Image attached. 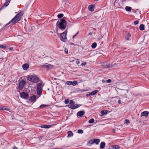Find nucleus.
<instances>
[{
  "mask_svg": "<svg viewBox=\"0 0 149 149\" xmlns=\"http://www.w3.org/2000/svg\"><path fill=\"white\" fill-rule=\"evenodd\" d=\"M57 16L58 18H60L63 16V14H58Z\"/></svg>",
  "mask_w": 149,
  "mask_h": 149,
  "instance_id": "obj_31",
  "label": "nucleus"
},
{
  "mask_svg": "<svg viewBox=\"0 0 149 149\" xmlns=\"http://www.w3.org/2000/svg\"><path fill=\"white\" fill-rule=\"evenodd\" d=\"M94 120L93 118H92L89 120L88 123H93L94 122Z\"/></svg>",
  "mask_w": 149,
  "mask_h": 149,
  "instance_id": "obj_30",
  "label": "nucleus"
},
{
  "mask_svg": "<svg viewBox=\"0 0 149 149\" xmlns=\"http://www.w3.org/2000/svg\"><path fill=\"white\" fill-rule=\"evenodd\" d=\"M97 45V43L96 42H94L91 45V47L93 49H95Z\"/></svg>",
  "mask_w": 149,
  "mask_h": 149,
  "instance_id": "obj_25",
  "label": "nucleus"
},
{
  "mask_svg": "<svg viewBox=\"0 0 149 149\" xmlns=\"http://www.w3.org/2000/svg\"><path fill=\"white\" fill-rule=\"evenodd\" d=\"M149 114V112L147 111H144L142 112L141 113V117L145 116L146 117H148Z\"/></svg>",
  "mask_w": 149,
  "mask_h": 149,
  "instance_id": "obj_11",
  "label": "nucleus"
},
{
  "mask_svg": "<svg viewBox=\"0 0 149 149\" xmlns=\"http://www.w3.org/2000/svg\"><path fill=\"white\" fill-rule=\"evenodd\" d=\"M101 113L102 115H105L107 113V110L102 111H101Z\"/></svg>",
  "mask_w": 149,
  "mask_h": 149,
  "instance_id": "obj_23",
  "label": "nucleus"
},
{
  "mask_svg": "<svg viewBox=\"0 0 149 149\" xmlns=\"http://www.w3.org/2000/svg\"><path fill=\"white\" fill-rule=\"evenodd\" d=\"M57 149V148H55V149Z\"/></svg>",
  "mask_w": 149,
  "mask_h": 149,
  "instance_id": "obj_51",
  "label": "nucleus"
},
{
  "mask_svg": "<svg viewBox=\"0 0 149 149\" xmlns=\"http://www.w3.org/2000/svg\"><path fill=\"white\" fill-rule=\"evenodd\" d=\"M3 110H7L8 111L9 110L8 108L7 107H2Z\"/></svg>",
  "mask_w": 149,
  "mask_h": 149,
  "instance_id": "obj_29",
  "label": "nucleus"
},
{
  "mask_svg": "<svg viewBox=\"0 0 149 149\" xmlns=\"http://www.w3.org/2000/svg\"><path fill=\"white\" fill-rule=\"evenodd\" d=\"M90 94H91V93H89V94H87L86 95V96H90V95H90Z\"/></svg>",
  "mask_w": 149,
  "mask_h": 149,
  "instance_id": "obj_45",
  "label": "nucleus"
},
{
  "mask_svg": "<svg viewBox=\"0 0 149 149\" xmlns=\"http://www.w3.org/2000/svg\"><path fill=\"white\" fill-rule=\"evenodd\" d=\"M125 123L126 124H129L130 123V121L127 119H126L125 120Z\"/></svg>",
  "mask_w": 149,
  "mask_h": 149,
  "instance_id": "obj_36",
  "label": "nucleus"
},
{
  "mask_svg": "<svg viewBox=\"0 0 149 149\" xmlns=\"http://www.w3.org/2000/svg\"><path fill=\"white\" fill-rule=\"evenodd\" d=\"M112 149H119L120 147L118 145H115L112 146Z\"/></svg>",
  "mask_w": 149,
  "mask_h": 149,
  "instance_id": "obj_26",
  "label": "nucleus"
},
{
  "mask_svg": "<svg viewBox=\"0 0 149 149\" xmlns=\"http://www.w3.org/2000/svg\"><path fill=\"white\" fill-rule=\"evenodd\" d=\"M81 106V105L78 104H74V102L72 100L70 101L69 104L67 106L69 108L72 109H75L78 108Z\"/></svg>",
  "mask_w": 149,
  "mask_h": 149,
  "instance_id": "obj_4",
  "label": "nucleus"
},
{
  "mask_svg": "<svg viewBox=\"0 0 149 149\" xmlns=\"http://www.w3.org/2000/svg\"><path fill=\"white\" fill-rule=\"evenodd\" d=\"M67 31H65L63 33L61 34V38H60L61 40L64 42L66 41L67 38L66 36L67 34Z\"/></svg>",
  "mask_w": 149,
  "mask_h": 149,
  "instance_id": "obj_6",
  "label": "nucleus"
},
{
  "mask_svg": "<svg viewBox=\"0 0 149 149\" xmlns=\"http://www.w3.org/2000/svg\"><path fill=\"white\" fill-rule=\"evenodd\" d=\"M85 113L84 111H79L77 112V115L78 116L82 117L84 114Z\"/></svg>",
  "mask_w": 149,
  "mask_h": 149,
  "instance_id": "obj_12",
  "label": "nucleus"
},
{
  "mask_svg": "<svg viewBox=\"0 0 149 149\" xmlns=\"http://www.w3.org/2000/svg\"><path fill=\"white\" fill-rule=\"evenodd\" d=\"M65 52L67 54L68 53V49H65Z\"/></svg>",
  "mask_w": 149,
  "mask_h": 149,
  "instance_id": "obj_42",
  "label": "nucleus"
},
{
  "mask_svg": "<svg viewBox=\"0 0 149 149\" xmlns=\"http://www.w3.org/2000/svg\"><path fill=\"white\" fill-rule=\"evenodd\" d=\"M77 83V81H73V84H72L73 86H74L76 85Z\"/></svg>",
  "mask_w": 149,
  "mask_h": 149,
  "instance_id": "obj_34",
  "label": "nucleus"
},
{
  "mask_svg": "<svg viewBox=\"0 0 149 149\" xmlns=\"http://www.w3.org/2000/svg\"><path fill=\"white\" fill-rule=\"evenodd\" d=\"M58 27L61 29H65L66 25V22L64 19H61L59 22H57Z\"/></svg>",
  "mask_w": 149,
  "mask_h": 149,
  "instance_id": "obj_2",
  "label": "nucleus"
},
{
  "mask_svg": "<svg viewBox=\"0 0 149 149\" xmlns=\"http://www.w3.org/2000/svg\"><path fill=\"white\" fill-rule=\"evenodd\" d=\"M68 135L67 137H72L73 135V134L71 131H69L68 132Z\"/></svg>",
  "mask_w": 149,
  "mask_h": 149,
  "instance_id": "obj_17",
  "label": "nucleus"
},
{
  "mask_svg": "<svg viewBox=\"0 0 149 149\" xmlns=\"http://www.w3.org/2000/svg\"><path fill=\"white\" fill-rule=\"evenodd\" d=\"M23 15V13L22 12H20L17 14L8 24L12 22V24H13L16 23L20 20Z\"/></svg>",
  "mask_w": 149,
  "mask_h": 149,
  "instance_id": "obj_1",
  "label": "nucleus"
},
{
  "mask_svg": "<svg viewBox=\"0 0 149 149\" xmlns=\"http://www.w3.org/2000/svg\"><path fill=\"white\" fill-rule=\"evenodd\" d=\"M42 83L40 82L37 84V93L38 95H40L42 93Z\"/></svg>",
  "mask_w": 149,
  "mask_h": 149,
  "instance_id": "obj_5",
  "label": "nucleus"
},
{
  "mask_svg": "<svg viewBox=\"0 0 149 149\" xmlns=\"http://www.w3.org/2000/svg\"><path fill=\"white\" fill-rule=\"evenodd\" d=\"M139 21L138 20H136L134 22V24L135 25H136L137 24H138L139 23Z\"/></svg>",
  "mask_w": 149,
  "mask_h": 149,
  "instance_id": "obj_35",
  "label": "nucleus"
},
{
  "mask_svg": "<svg viewBox=\"0 0 149 149\" xmlns=\"http://www.w3.org/2000/svg\"><path fill=\"white\" fill-rule=\"evenodd\" d=\"M10 3V1H6L4 3L3 5L1 8L0 10L7 6Z\"/></svg>",
  "mask_w": 149,
  "mask_h": 149,
  "instance_id": "obj_13",
  "label": "nucleus"
},
{
  "mask_svg": "<svg viewBox=\"0 0 149 149\" xmlns=\"http://www.w3.org/2000/svg\"><path fill=\"white\" fill-rule=\"evenodd\" d=\"M102 82L103 83H104L106 82V81H105V80H102Z\"/></svg>",
  "mask_w": 149,
  "mask_h": 149,
  "instance_id": "obj_44",
  "label": "nucleus"
},
{
  "mask_svg": "<svg viewBox=\"0 0 149 149\" xmlns=\"http://www.w3.org/2000/svg\"><path fill=\"white\" fill-rule=\"evenodd\" d=\"M9 50L11 51H13L14 50L13 47H11L9 48Z\"/></svg>",
  "mask_w": 149,
  "mask_h": 149,
  "instance_id": "obj_41",
  "label": "nucleus"
},
{
  "mask_svg": "<svg viewBox=\"0 0 149 149\" xmlns=\"http://www.w3.org/2000/svg\"><path fill=\"white\" fill-rule=\"evenodd\" d=\"M78 33H79V32H78L75 35H74L73 36V38H74L77 36V35Z\"/></svg>",
  "mask_w": 149,
  "mask_h": 149,
  "instance_id": "obj_43",
  "label": "nucleus"
},
{
  "mask_svg": "<svg viewBox=\"0 0 149 149\" xmlns=\"http://www.w3.org/2000/svg\"><path fill=\"white\" fill-rule=\"evenodd\" d=\"M69 102V100H65V104H67Z\"/></svg>",
  "mask_w": 149,
  "mask_h": 149,
  "instance_id": "obj_38",
  "label": "nucleus"
},
{
  "mask_svg": "<svg viewBox=\"0 0 149 149\" xmlns=\"http://www.w3.org/2000/svg\"><path fill=\"white\" fill-rule=\"evenodd\" d=\"M111 80L110 79H109L108 80L106 81V82L108 83H110L111 82Z\"/></svg>",
  "mask_w": 149,
  "mask_h": 149,
  "instance_id": "obj_39",
  "label": "nucleus"
},
{
  "mask_svg": "<svg viewBox=\"0 0 149 149\" xmlns=\"http://www.w3.org/2000/svg\"><path fill=\"white\" fill-rule=\"evenodd\" d=\"M41 66L46 70H50L54 67V65L47 63L43 64Z\"/></svg>",
  "mask_w": 149,
  "mask_h": 149,
  "instance_id": "obj_7",
  "label": "nucleus"
},
{
  "mask_svg": "<svg viewBox=\"0 0 149 149\" xmlns=\"http://www.w3.org/2000/svg\"><path fill=\"white\" fill-rule=\"evenodd\" d=\"M80 63L79 61V59H77L76 61V63L77 64H79Z\"/></svg>",
  "mask_w": 149,
  "mask_h": 149,
  "instance_id": "obj_37",
  "label": "nucleus"
},
{
  "mask_svg": "<svg viewBox=\"0 0 149 149\" xmlns=\"http://www.w3.org/2000/svg\"><path fill=\"white\" fill-rule=\"evenodd\" d=\"M98 92V91L97 90H95L93 92H92L91 93L90 95H94L95 94L97 93Z\"/></svg>",
  "mask_w": 149,
  "mask_h": 149,
  "instance_id": "obj_24",
  "label": "nucleus"
},
{
  "mask_svg": "<svg viewBox=\"0 0 149 149\" xmlns=\"http://www.w3.org/2000/svg\"><path fill=\"white\" fill-rule=\"evenodd\" d=\"M100 142V140L98 139H94L93 141L91 143H95L96 144H98Z\"/></svg>",
  "mask_w": 149,
  "mask_h": 149,
  "instance_id": "obj_16",
  "label": "nucleus"
},
{
  "mask_svg": "<svg viewBox=\"0 0 149 149\" xmlns=\"http://www.w3.org/2000/svg\"><path fill=\"white\" fill-rule=\"evenodd\" d=\"M94 5H90L88 7V9L89 10L93 12L94 10Z\"/></svg>",
  "mask_w": 149,
  "mask_h": 149,
  "instance_id": "obj_15",
  "label": "nucleus"
},
{
  "mask_svg": "<svg viewBox=\"0 0 149 149\" xmlns=\"http://www.w3.org/2000/svg\"><path fill=\"white\" fill-rule=\"evenodd\" d=\"M13 149H18L16 147H15Z\"/></svg>",
  "mask_w": 149,
  "mask_h": 149,
  "instance_id": "obj_49",
  "label": "nucleus"
},
{
  "mask_svg": "<svg viewBox=\"0 0 149 149\" xmlns=\"http://www.w3.org/2000/svg\"><path fill=\"white\" fill-rule=\"evenodd\" d=\"M132 9V8L130 6H127L125 8V9L126 11L128 12H131Z\"/></svg>",
  "mask_w": 149,
  "mask_h": 149,
  "instance_id": "obj_18",
  "label": "nucleus"
},
{
  "mask_svg": "<svg viewBox=\"0 0 149 149\" xmlns=\"http://www.w3.org/2000/svg\"><path fill=\"white\" fill-rule=\"evenodd\" d=\"M3 110L2 107H0V110Z\"/></svg>",
  "mask_w": 149,
  "mask_h": 149,
  "instance_id": "obj_47",
  "label": "nucleus"
},
{
  "mask_svg": "<svg viewBox=\"0 0 149 149\" xmlns=\"http://www.w3.org/2000/svg\"><path fill=\"white\" fill-rule=\"evenodd\" d=\"M29 100L31 102H34L36 101V96L35 95H33L30 97L29 98Z\"/></svg>",
  "mask_w": 149,
  "mask_h": 149,
  "instance_id": "obj_10",
  "label": "nucleus"
},
{
  "mask_svg": "<svg viewBox=\"0 0 149 149\" xmlns=\"http://www.w3.org/2000/svg\"><path fill=\"white\" fill-rule=\"evenodd\" d=\"M131 37V34L128 33L127 34V36H126L125 37L126 39V40H129L130 39V37Z\"/></svg>",
  "mask_w": 149,
  "mask_h": 149,
  "instance_id": "obj_22",
  "label": "nucleus"
},
{
  "mask_svg": "<svg viewBox=\"0 0 149 149\" xmlns=\"http://www.w3.org/2000/svg\"><path fill=\"white\" fill-rule=\"evenodd\" d=\"M28 80L33 83H37L39 81L38 78L35 75H30L27 78Z\"/></svg>",
  "mask_w": 149,
  "mask_h": 149,
  "instance_id": "obj_3",
  "label": "nucleus"
},
{
  "mask_svg": "<svg viewBox=\"0 0 149 149\" xmlns=\"http://www.w3.org/2000/svg\"><path fill=\"white\" fill-rule=\"evenodd\" d=\"M144 25L143 24H141L140 25L139 29L140 30L143 31L145 29Z\"/></svg>",
  "mask_w": 149,
  "mask_h": 149,
  "instance_id": "obj_21",
  "label": "nucleus"
},
{
  "mask_svg": "<svg viewBox=\"0 0 149 149\" xmlns=\"http://www.w3.org/2000/svg\"><path fill=\"white\" fill-rule=\"evenodd\" d=\"M29 67V65L27 64H25L22 65V68L24 70H27Z\"/></svg>",
  "mask_w": 149,
  "mask_h": 149,
  "instance_id": "obj_14",
  "label": "nucleus"
},
{
  "mask_svg": "<svg viewBox=\"0 0 149 149\" xmlns=\"http://www.w3.org/2000/svg\"><path fill=\"white\" fill-rule=\"evenodd\" d=\"M66 84L68 85H71L73 84V82L71 81H68L66 82Z\"/></svg>",
  "mask_w": 149,
  "mask_h": 149,
  "instance_id": "obj_27",
  "label": "nucleus"
},
{
  "mask_svg": "<svg viewBox=\"0 0 149 149\" xmlns=\"http://www.w3.org/2000/svg\"><path fill=\"white\" fill-rule=\"evenodd\" d=\"M92 35V33H89V35H91H91Z\"/></svg>",
  "mask_w": 149,
  "mask_h": 149,
  "instance_id": "obj_48",
  "label": "nucleus"
},
{
  "mask_svg": "<svg viewBox=\"0 0 149 149\" xmlns=\"http://www.w3.org/2000/svg\"><path fill=\"white\" fill-rule=\"evenodd\" d=\"M19 82L18 91L19 92L20 90H22L23 89L24 86L25 84V82L23 80L19 81Z\"/></svg>",
  "mask_w": 149,
  "mask_h": 149,
  "instance_id": "obj_8",
  "label": "nucleus"
},
{
  "mask_svg": "<svg viewBox=\"0 0 149 149\" xmlns=\"http://www.w3.org/2000/svg\"><path fill=\"white\" fill-rule=\"evenodd\" d=\"M0 47L2 48L3 49H5L7 47L6 45H0Z\"/></svg>",
  "mask_w": 149,
  "mask_h": 149,
  "instance_id": "obj_33",
  "label": "nucleus"
},
{
  "mask_svg": "<svg viewBox=\"0 0 149 149\" xmlns=\"http://www.w3.org/2000/svg\"><path fill=\"white\" fill-rule=\"evenodd\" d=\"M77 132L79 134H82L83 133V131L81 130H79L77 131Z\"/></svg>",
  "mask_w": 149,
  "mask_h": 149,
  "instance_id": "obj_32",
  "label": "nucleus"
},
{
  "mask_svg": "<svg viewBox=\"0 0 149 149\" xmlns=\"http://www.w3.org/2000/svg\"><path fill=\"white\" fill-rule=\"evenodd\" d=\"M105 146V142H101L100 143V148L101 149H103L104 148Z\"/></svg>",
  "mask_w": 149,
  "mask_h": 149,
  "instance_id": "obj_19",
  "label": "nucleus"
},
{
  "mask_svg": "<svg viewBox=\"0 0 149 149\" xmlns=\"http://www.w3.org/2000/svg\"><path fill=\"white\" fill-rule=\"evenodd\" d=\"M20 96L22 98L26 99L29 97L28 94L24 92H22L19 94Z\"/></svg>",
  "mask_w": 149,
  "mask_h": 149,
  "instance_id": "obj_9",
  "label": "nucleus"
},
{
  "mask_svg": "<svg viewBox=\"0 0 149 149\" xmlns=\"http://www.w3.org/2000/svg\"><path fill=\"white\" fill-rule=\"evenodd\" d=\"M48 106V105L46 104H42L40 106V108H43Z\"/></svg>",
  "mask_w": 149,
  "mask_h": 149,
  "instance_id": "obj_28",
  "label": "nucleus"
},
{
  "mask_svg": "<svg viewBox=\"0 0 149 149\" xmlns=\"http://www.w3.org/2000/svg\"><path fill=\"white\" fill-rule=\"evenodd\" d=\"M51 126L49 125H41L40 126L41 128H48L50 127Z\"/></svg>",
  "mask_w": 149,
  "mask_h": 149,
  "instance_id": "obj_20",
  "label": "nucleus"
},
{
  "mask_svg": "<svg viewBox=\"0 0 149 149\" xmlns=\"http://www.w3.org/2000/svg\"><path fill=\"white\" fill-rule=\"evenodd\" d=\"M118 102L119 104H120L121 103V101L120 100H119L118 101Z\"/></svg>",
  "mask_w": 149,
  "mask_h": 149,
  "instance_id": "obj_46",
  "label": "nucleus"
},
{
  "mask_svg": "<svg viewBox=\"0 0 149 149\" xmlns=\"http://www.w3.org/2000/svg\"><path fill=\"white\" fill-rule=\"evenodd\" d=\"M86 62H85L84 63H82L81 64V65L82 66H84V65H86Z\"/></svg>",
  "mask_w": 149,
  "mask_h": 149,
  "instance_id": "obj_40",
  "label": "nucleus"
},
{
  "mask_svg": "<svg viewBox=\"0 0 149 149\" xmlns=\"http://www.w3.org/2000/svg\"><path fill=\"white\" fill-rule=\"evenodd\" d=\"M74 61V60H70V61Z\"/></svg>",
  "mask_w": 149,
  "mask_h": 149,
  "instance_id": "obj_50",
  "label": "nucleus"
}]
</instances>
